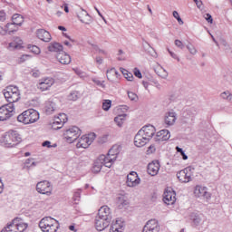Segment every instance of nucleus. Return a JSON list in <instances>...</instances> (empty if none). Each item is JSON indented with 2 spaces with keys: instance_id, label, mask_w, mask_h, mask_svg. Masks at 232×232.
<instances>
[{
  "instance_id": "obj_1",
  "label": "nucleus",
  "mask_w": 232,
  "mask_h": 232,
  "mask_svg": "<svg viewBox=\"0 0 232 232\" xmlns=\"http://www.w3.org/2000/svg\"><path fill=\"white\" fill-rule=\"evenodd\" d=\"M117 155H119V150H115V148L109 150L107 155H100L94 162L92 168L93 173H99L102 169L103 166H105V168H111V166H113V162L117 160Z\"/></svg>"
},
{
  "instance_id": "obj_2",
  "label": "nucleus",
  "mask_w": 232,
  "mask_h": 232,
  "mask_svg": "<svg viewBox=\"0 0 232 232\" xmlns=\"http://www.w3.org/2000/svg\"><path fill=\"white\" fill-rule=\"evenodd\" d=\"M0 142L5 148H14L21 142V136L15 130H10L5 132V135L1 138Z\"/></svg>"
},
{
  "instance_id": "obj_3",
  "label": "nucleus",
  "mask_w": 232,
  "mask_h": 232,
  "mask_svg": "<svg viewBox=\"0 0 232 232\" xmlns=\"http://www.w3.org/2000/svg\"><path fill=\"white\" fill-rule=\"evenodd\" d=\"M17 121L23 124H34L39 121V112L34 109H28L18 115Z\"/></svg>"
},
{
  "instance_id": "obj_4",
  "label": "nucleus",
  "mask_w": 232,
  "mask_h": 232,
  "mask_svg": "<svg viewBox=\"0 0 232 232\" xmlns=\"http://www.w3.org/2000/svg\"><path fill=\"white\" fill-rule=\"evenodd\" d=\"M39 227L43 232H57L59 221L50 217L44 218L39 222Z\"/></svg>"
},
{
  "instance_id": "obj_5",
  "label": "nucleus",
  "mask_w": 232,
  "mask_h": 232,
  "mask_svg": "<svg viewBox=\"0 0 232 232\" xmlns=\"http://www.w3.org/2000/svg\"><path fill=\"white\" fill-rule=\"evenodd\" d=\"M4 96L9 104H14V102H17L21 99V92L17 86L11 85L6 88Z\"/></svg>"
},
{
  "instance_id": "obj_6",
  "label": "nucleus",
  "mask_w": 232,
  "mask_h": 232,
  "mask_svg": "<svg viewBox=\"0 0 232 232\" xmlns=\"http://www.w3.org/2000/svg\"><path fill=\"white\" fill-rule=\"evenodd\" d=\"M81 133H82V131L81 130V129H79V127L72 126L63 132V137L65 140L69 142V144H72L75 142L77 139H79Z\"/></svg>"
},
{
  "instance_id": "obj_7",
  "label": "nucleus",
  "mask_w": 232,
  "mask_h": 232,
  "mask_svg": "<svg viewBox=\"0 0 232 232\" xmlns=\"http://www.w3.org/2000/svg\"><path fill=\"white\" fill-rule=\"evenodd\" d=\"M14 110H15V108L13 103L0 107V121H8V119L14 115Z\"/></svg>"
},
{
  "instance_id": "obj_8",
  "label": "nucleus",
  "mask_w": 232,
  "mask_h": 232,
  "mask_svg": "<svg viewBox=\"0 0 232 232\" xmlns=\"http://www.w3.org/2000/svg\"><path fill=\"white\" fill-rule=\"evenodd\" d=\"M96 137L97 135H95V133L82 136L76 144V148H89L92 142L95 140Z\"/></svg>"
},
{
  "instance_id": "obj_9",
  "label": "nucleus",
  "mask_w": 232,
  "mask_h": 232,
  "mask_svg": "<svg viewBox=\"0 0 232 232\" xmlns=\"http://www.w3.org/2000/svg\"><path fill=\"white\" fill-rule=\"evenodd\" d=\"M189 218L194 227H198V226H204V223L207 220L206 216H204V214L200 212L190 213Z\"/></svg>"
},
{
  "instance_id": "obj_10",
  "label": "nucleus",
  "mask_w": 232,
  "mask_h": 232,
  "mask_svg": "<svg viewBox=\"0 0 232 232\" xmlns=\"http://www.w3.org/2000/svg\"><path fill=\"white\" fill-rule=\"evenodd\" d=\"M36 191L37 193L50 197L52 195V184L47 180L40 181L36 184Z\"/></svg>"
},
{
  "instance_id": "obj_11",
  "label": "nucleus",
  "mask_w": 232,
  "mask_h": 232,
  "mask_svg": "<svg viewBox=\"0 0 232 232\" xmlns=\"http://www.w3.org/2000/svg\"><path fill=\"white\" fill-rule=\"evenodd\" d=\"M191 177H193V172L191 171L190 167H188L177 173V178L179 182H183L185 184L191 182Z\"/></svg>"
},
{
  "instance_id": "obj_12",
  "label": "nucleus",
  "mask_w": 232,
  "mask_h": 232,
  "mask_svg": "<svg viewBox=\"0 0 232 232\" xmlns=\"http://www.w3.org/2000/svg\"><path fill=\"white\" fill-rule=\"evenodd\" d=\"M68 122V116L64 113H60L57 117H54V121L52 123L53 130H61L64 124Z\"/></svg>"
},
{
  "instance_id": "obj_13",
  "label": "nucleus",
  "mask_w": 232,
  "mask_h": 232,
  "mask_svg": "<svg viewBox=\"0 0 232 232\" xmlns=\"http://www.w3.org/2000/svg\"><path fill=\"white\" fill-rule=\"evenodd\" d=\"M98 217H100V218H102L103 220H106L111 224L113 218V216L111 215V209L106 205L101 207V208L98 210Z\"/></svg>"
},
{
  "instance_id": "obj_14",
  "label": "nucleus",
  "mask_w": 232,
  "mask_h": 232,
  "mask_svg": "<svg viewBox=\"0 0 232 232\" xmlns=\"http://www.w3.org/2000/svg\"><path fill=\"white\" fill-rule=\"evenodd\" d=\"M194 195L198 197V198H206L209 200L211 198V193L208 191V188L198 185L194 188Z\"/></svg>"
},
{
  "instance_id": "obj_15",
  "label": "nucleus",
  "mask_w": 232,
  "mask_h": 232,
  "mask_svg": "<svg viewBox=\"0 0 232 232\" xmlns=\"http://www.w3.org/2000/svg\"><path fill=\"white\" fill-rule=\"evenodd\" d=\"M148 142H150V139L147 138L142 131L139 130L134 137V145L137 146V148H142L146 146Z\"/></svg>"
},
{
  "instance_id": "obj_16",
  "label": "nucleus",
  "mask_w": 232,
  "mask_h": 232,
  "mask_svg": "<svg viewBox=\"0 0 232 232\" xmlns=\"http://www.w3.org/2000/svg\"><path fill=\"white\" fill-rule=\"evenodd\" d=\"M55 84V80L53 78H44L37 84L38 90L41 92H46Z\"/></svg>"
},
{
  "instance_id": "obj_17",
  "label": "nucleus",
  "mask_w": 232,
  "mask_h": 232,
  "mask_svg": "<svg viewBox=\"0 0 232 232\" xmlns=\"http://www.w3.org/2000/svg\"><path fill=\"white\" fill-rule=\"evenodd\" d=\"M177 194L173 190H166L163 193V202L168 206H173L177 202Z\"/></svg>"
},
{
  "instance_id": "obj_18",
  "label": "nucleus",
  "mask_w": 232,
  "mask_h": 232,
  "mask_svg": "<svg viewBox=\"0 0 232 232\" xmlns=\"http://www.w3.org/2000/svg\"><path fill=\"white\" fill-rule=\"evenodd\" d=\"M197 113L198 111L195 107L188 108L183 114V122L184 124H188V120L190 119L191 122H195V117H197Z\"/></svg>"
},
{
  "instance_id": "obj_19",
  "label": "nucleus",
  "mask_w": 232,
  "mask_h": 232,
  "mask_svg": "<svg viewBox=\"0 0 232 232\" xmlns=\"http://www.w3.org/2000/svg\"><path fill=\"white\" fill-rule=\"evenodd\" d=\"M139 184H140V179L137 175V172L132 171L127 175V186L129 188H135V186H139Z\"/></svg>"
},
{
  "instance_id": "obj_20",
  "label": "nucleus",
  "mask_w": 232,
  "mask_h": 232,
  "mask_svg": "<svg viewBox=\"0 0 232 232\" xmlns=\"http://www.w3.org/2000/svg\"><path fill=\"white\" fill-rule=\"evenodd\" d=\"M160 169V163L159 162V160H154V161L149 163L148 168H147V171H148L149 175H150L151 177H155V176L159 175Z\"/></svg>"
},
{
  "instance_id": "obj_21",
  "label": "nucleus",
  "mask_w": 232,
  "mask_h": 232,
  "mask_svg": "<svg viewBox=\"0 0 232 232\" xmlns=\"http://www.w3.org/2000/svg\"><path fill=\"white\" fill-rule=\"evenodd\" d=\"M164 122L167 127L173 126L177 122V112L168 111L165 113Z\"/></svg>"
},
{
  "instance_id": "obj_22",
  "label": "nucleus",
  "mask_w": 232,
  "mask_h": 232,
  "mask_svg": "<svg viewBox=\"0 0 232 232\" xmlns=\"http://www.w3.org/2000/svg\"><path fill=\"white\" fill-rule=\"evenodd\" d=\"M12 21L13 23L6 24L5 28L8 29L11 26H22L23 23H24V18L23 17V15L15 14L13 15Z\"/></svg>"
},
{
  "instance_id": "obj_23",
  "label": "nucleus",
  "mask_w": 232,
  "mask_h": 232,
  "mask_svg": "<svg viewBox=\"0 0 232 232\" xmlns=\"http://www.w3.org/2000/svg\"><path fill=\"white\" fill-rule=\"evenodd\" d=\"M171 134L168 130H161L157 132L155 139L156 142H164V140H169Z\"/></svg>"
},
{
  "instance_id": "obj_24",
  "label": "nucleus",
  "mask_w": 232,
  "mask_h": 232,
  "mask_svg": "<svg viewBox=\"0 0 232 232\" xmlns=\"http://www.w3.org/2000/svg\"><path fill=\"white\" fill-rule=\"evenodd\" d=\"M129 205L130 201H128V197H126V195L119 194L116 198V206L118 209H124V208Z\"/></svg>"
},
{
  "instance_id": "obj_25",
  "label": "nucleus",
  "mask_w": 232,
  "mask_h": 232,
  "mask_svg": "<svg viewBox=\"0 0 232 232\" xmlns=\"http://www.w3.org/2000/svg\"><path fill=\"white\" fill-rule=\"evenodd\" d=\"M140 131H142L143 135L149 139V140H151L153 139V135H155V127L153 125H147L142 127Z\"/></svg>"
},
{
  "instance_id": "obj_26",
  "label": "nucleus",
  "mask_w": 232,
  "mask_h": 232,
  "mask_svg": "<svg viewBox=\"0 0 232 232\" xmlns=\"http://www.w3.org/2000/svg\"><path fill=\"white\" fill-rule=\"evenodd\" d=\"M110 224L111 223L109 221H106L105 219L100 218L99 216L96 217L95 227L97 231H104V229H106V227H108Z\"/></svg>"
},
{
  "instance_id": "obj_27",
  "label": "nucleus",
  "mask_w": 232,
  "mask_h": 232,
  "mask_svg": "<svg viewBox=\"0 0 232 232\" xmlns=\"http://www.w3.org/2000/svg\"><path fill=\"white\" fill-rule=\"evenodd\" d=\"M36 35L38 39H41V41H44V43H50L52 41V34L44 29H39L36 32Z\"/></svg>"
},
{
  "instance_id": "obj_28",
  "label": "nucleus",
  "mask_w": 232,
  "mask_h": 232,
  "mask_svg": "<svg viewBox=\"0 0 232 232\" xmlns=\"http://www.w3.org/2000/svg\"><path fill=\"white\" fill-rule=\"evenodd\" d=\"M56 59L59 61V63H61V64H70V63H72V57L64 51L58 53L56 54Z\"/></svg>"
},
{
  "instance_id": "obj_29",
  "label": "nucleus",
  "mask_w": 232,
  "mask_h": 232,
  "mask_svg": "<svg viewBox=\"0 0 232 232\" xmlns=\"http://www.w3.org/2000/svg\"><path fill=\"white\" fill-rule=\"evenodd\" d=\"M14 225L16 226L17 232H24L28 228V224L23 222L21 218H14Z\"/></svg>"
},
{
  "instance_id": "obj_30",
  "label": "nucleus",
  "mask_w": 232,
  "mask_h": 232,
  "mask_svg": "<svg viewBox=\"0 0 232 232\" xmlns=\"http://www.w3.org/2000/svg\"><path fill=\"white\" fill-rule=\"evenodd\" d=\"M143 227L154 232L160 231V226H159L157 219L149 220Z\"/></svg>"
},
{
  "instance_id": "obj_31",
  "label": "nucleus",
  "mask_w": 232,
  "mask_h": 232,
  "mask_svg": "<svg viewBox=\"0 0 232 232\" xmlns=\"http://www.w3.org/2000/svg\"><path fill=\"white\" fill-rule=\"evenodd\" d=\"M78 19L81 23H84V24H90L92 23V16L86 12V10H82V12L78 14Z\"/></svg>"
},
{
  "instance_id": "obj_32",
  "label": "nucleus",
  "mask_w": 232,
  "mask_h": 232,
  "mask_svg": "<svg viewBox=\"0 0 232 232\" xmlns=\"http://www.w3.org/2000/svg\"><path fill=\"white\" fill-rule=\"evenodd\" d=\"M48 50L49 52H55L56 53H61V52H63V44L57 42H53L49 44Z\"/></svg>"
},
{
  "instance_id": "obj_33",
  "label": "nucleus",
  "mask_w": 232,
  "mask_h": 232,
  "mask_svg": "<svg viewBox=\"0 0 232 232\" xmlns=\"http://www.w3.org/2000/svg\"><path fill=\"white\" fill-rule=\"evenodd\" d=\"M142 46L144 48V51L151 55V57H157V52H155V49H153L152 46L148 44V42H145Z\"/></svg>"
},
{
  "instance_id": "obj_34",
  "label": "nucleus",
  "mask_w": 232,
  "mask_h": 232,
  "mask_svg": "<svg viewBox=\"0 0 232 232\" xmlns=\"http://www.w3.org/2000/svg\"><path fill=\"white\" fill-rule=\"evenodd\" d=\"M125 121H126V114H120L114 118V122H116L119 128H121Z\"/></svg>"
},
{
  "instance_id": "obj_35",
  "label": "nucleus",
  "mask_w": 232,
  "mask_h": 232,
  "mask_svg": "<svg viewBox=\"0 0 232 232\" xmlns=\"http://www.w3.org/2000/svg\"><path fill=\"white\" fill-rule=\"evenodd\" d=\"M55 103L49 102L45 107V111L47 115H52L53 111H55Z\"/></svg>"
},
{
  "instance_id": "obj_36",
  "label": "nucleus",
  "mask_w": 232,
  "mask_h": 232,
  "mask_svg": "<svg viewBox=\"0 0 232 232\" xmlns=\"http://www.w3.org/2000/svg\"><path fill=\"white\" fill-rule=\"evenodd\" d=\"M110 232H122V227L116 221L111 226Z\"/></svg>"
},
{
  "instance_id": "obj_37",
  "label": "nucleus",
  "mask_w": 232,
  "mask_h": 232,
  "mask_svg": "<svg viewBox=\"0 0 232 232\" xmlns=\"http://www.w3.org/2000/svg\"><path fill=\"white\" fill-rule=\"evenodd\" d=\"M121 72L124 75L125 79H127V81H133V73L129 72L128 70L124 68H121Z\"/></svg>"
},
{
  "instance_id": "obj_38",
  "label": "nucleus",
  "mask_w": 232,
  "mask_h": 232,
  "mask_svg": "<svg viewBox=\"0 0 232 232\" xmlns=\"http://www.w3.org/2000/svg\"><path fill=\"white\" fill-rule=\"evenodd\" d=\"M27 48L28 50H30V52L35 53V55H39V53H41V49L36 45L28 44Z\"/></svg>"
},
{
  "instance_id": "obj_39",
  "label": "nucleus",
  "mask_w": 232,
  "mask_h": 232,
  "mask_svg": "<svg viewBox=\"0 0 232 232\" xmlns=\"http://www.w3.org/2000/svg\"><path fill=\"white\" fill-rule=\"evenodd\" d=\"M156 73L157 75H159V77H161V79H168V72L163 68H160L158 71H156Z\"/></svg>"
},
{
  "instance_id": "obj_40",
  "label": "nucleus",
  "mask_w": 232,
  "mask_h": 232,
  "mask_svg": "<svg viewBox=\"0 0 232 232\" xmlns=\"http://www.w3.org/2000/svg\"><path fill=\"white\" fill-rule=\"evenodd\" d=\"M69 101H77L79 99V92L77 91H72L69 95H68Z\"/></svg>"
},
{
  "instance_id": "obj_41",
  "label": "nucleus",
  "mask_w": 232,
  "mask_h": 232,
  "mask_svg": "<svg viewBox=\"0 0 232 232\" xmlns=\"http://www.w3.org/2000/svg\"><path fill=\"white\" fill-rule=\"evenodd\" d=\"M115 73H116V69L115 68H111L110 70L107 71V79L108 81H111L112 77H115Z\"/></svg>"
},
{
  "instance_id": "obj_42",
  "label": "nucleus",
  "mask_w": 232,
  "mask_h": 232,
  "mask_svg": "<svg viewBox=\"0 0 232 232\" xmlns=\"http://www.w3.org/2000/svg\"><path fill=\"white\" fill-rule=\"evenodd\" d=\"M111 108V101L110 100H105L102 103V109L104 111H108Z\"/></svg>"
},
{
  "instance_id": "obj_43",
  "label": "nucleus",
  "mask_w": 232,
  "mask_h": 232,
  "mask_svg": "<svg viewBox=\"0 0 232 232\" xmlns=\"http://www.w3.org/2000/svg\"><path fill=\"white\" fill-rule=\"evenodd\" d=\"M92 47L93 48V50H95V52H98V53H102V55H108V53L99 48V45L92 44Z\"/></svg>"
},
{
  "instance_id": "obj_44",
  "label": "nucleus",
  "mask_w": 232,
  "mask_h": 232,
  "mask_svg": "<svg viewBox=\"0 0 232 232\" xmlns=\"http://www.w3.org/2000/svg\"><path fill=\"white\" fill-rule=\"evenodd\" d=\"M4 229H9L11 231H17V225L14 224V219Z\"/></svg>"
},
{
  "instance_id": "obj_45",
  "label": "nucleus",
  "mask_w": 232,
  "mask_h": 232,
  "mask_svg": "<svg viewBox=\"0 0 232 232\" xmlns=\"http://www.w3.org/2000/svg\"><path fill=\"white\" fill-rule=\"evenodd\" d=\"M187 50H188L189 53H191V55H197V48H195V46H193V44H188L187 45Z\"/></svg>"
},
{
  "instance_id": "obj_46",
  "label": "nucleus",
  "mask_w": 232,
  "mask_h": 232,
  "mask_svg": "<svg viewBox=\"0 0 232 232\" xmlns=\"http://www.w3.org/2000/svg\"><path fill=\"white\" fill-rule=\"evenodd\" d=\"M172 15L175 19H177V21L179 24H184V21H182V18H180L179 12L173 11Z\"/></svg>"
},
{
  "instance_id": "obj_47",
  "label": "nucleus",
  "mask_w": 232,
  "mask_h": 232,
  "mask_svg": "<svg viewBox=\"0 0 232 232\" xmlns=\"http://www.w3.org/2000/svg\"><path fill=\"white\" fill-rule=\"evenodd\" d=\"M92 82L94 84H97V86H101V88H106V85L104 84V81L101 82L100 80L92 78Z\"/></svg>"
},
{
  "instance_id": "obj_48",
  "label": "nucleus",
  "mask_w": 232,
  "mask_h": 232,
  "mask_svg": "<svg viewBox=\"0 0 232 232\" xmlns=\"http://www.w3.org/2000/svg\"><path fill=\"white\" fill-rule=\"evenodd\" d=\"M74 72H75L76 75H78L82 79H84V77H86V72L81 71L80 69H74Z\"/></svg>"
},
{
  "instance_id": "obj_49",
  "label": "nucleus",
  "mask_w": 232,
  "mask_h": 232,
  "mask_svg": "<svg viewBox=\"0 0 232 232\" xmlns=\"http://www.w3.org/2000/svg\"><path fill=\"white\" fill-rule=\"evenodd\" d=\"M134 75L135 77H138V79H142V72H140L139 68H134Z\"/></svg>"
},
{
  "instance_id": "obj_50",
  "label": "nucleus",
  "mask_w": 232,
  "mask_h": 232,
  "mask_svg": "<svg viewBox=\"0 0 232 232\" xmlns=\"http://www.w3.org/2000/svg\"><path fill=\"white\" fill-rule=\"evenodd\" d=\"M17 48L21 47L16 43L13 42L9 44V50H17Z\"/></svg>"
},
{
  "instance_id": "obj_51",
  "label": "nucleus",
  "mask_w": 232,
  "mask_h": 232,
  "mask_svg": "<svg viewBox=\"0 0 232 232\" xmlns=\"http://www.w3.org/2000/svg\"><path fill=\"white\" fill-rule=\"evenodd\" d=\"M175 44L178 48H180V50H184V44H182V41L175 40Z\"/></svg>"
},
{
  "instance_id": "obj_52",
  "label": "nucleus",
  "mask_w": 232,
  "mask_h": 232,
  "mask_svg": "<svg viewBox=\"0 0 232 232\" xmlns=\"http://www.w3.org/2000/svg\"><path fill=\"white\" fill-rule=\"evenodd\" d=\"M168 52H169L170 57H172V59H176V60H178V62L180 61V58H179V56L175 53L171 52L169 49H168Z\"/></svg>"
},
{
  "instance_id": "obj_53",
  "label": "nucleus",
  "mask_w": 232,
  "mask_h": 232,
  "mask_svg": "<svg viewBox=\"0 0 232 232\" xmlns=\"http://www.w3.org/2000/svg\"><path fill=\"white\" fill-rule=\"evenodd\" d=\"M0 21L2 23L6 21V13L5 11H0Z\"/></svg>"
},
{
  "instance_id": "obj_54",
  "label": "nucleus",
  "mask_w": 232,
  "mask_h": 232,
  "mask_svg": "<svg viewBox=\"0 0 232 232\" xmlns=\"http://www.w3.org/2000/svg\"><path fill=\"white\" fill-rule=\"evenodd\" d=\"M205 19L208 21V23H210V24H213V16H211L209 14H205Z\"/></svg>"
},
{
  "instance_id": "obj_55",
  "label": "nucleus",
  "mask_w": 232,
  "mask_h": 232,
  "mask_svg": "<svg viewBox=\"0 0 232 232\" xmlns=\"http://www.w3.org/2000/svg\"><path fill=\"white\" fill-rule=\"evenodd\" d=\"M128 97L130 101H135V99H137V94L134 92H128Z\"/></svg>"
},
{
  "instance_id": "obj_56",
  "label": "nucleus",
  "mask_w": 232,
  "mask_h": 232,
  "mask_svg": "<svg viewBox=\"0 0 232 232\" xmlns=\"http://www.w3.org/2000/svg\"><path fill=\"white\" fill-rule=\"evenodd\" d=\"M229 94H230V92H222L221 93V98L222 99H225V101H227V99H228V97H229Z\"/></svg>"
},
{
  "instance_id": "obj_57",
  "label": "nucleus",
  "mask_w": 232,
  "mask_h": 232,
  "mask_svg": "<svg viewBox=\"0 0 232 232\" xmlns=\"http://www.w3.org/2000/svg\"><path fill=\"white\" fill-rule=\"evenodd\" d=\"M8 34V28L4 29L3 26H0V35H6Z\"/></svg>"
},
{
  "instance_id": "obj_58",
  "label": "nucleus",
  "mask_w": 232,
  "mask_h": 232,
  "mask_svg": "<svg viewBox=\"0 0 232 232\" xmlns=\"http://www.w3.org/2000/svg\"><path fill=\"white\" fill-rule=\"evenodd\" d=\"M155 145H150L147 150V153H155Z\"/></svg>"
},
{
  "instance_id": "obj_59",
  "label": "nucleus",
  "mask_w": 232,
  "mask_h": 232,
  "mask_svg": "<svg viewBox=\"0 0 232 232\" xmlns=\"http://www.w3.org/2000/svg\"><path fill=\"white\" fill-rule=\"evenodd\" d=\"M42 146H44V148H52V142L45 140L42 143Z\"/></svg>"
},
{
  "instance_id": "obj_60",
  "label": "nucleus",
  "mask_w": 232,
  "mask_h": 232,
  "mask_svg": "<svg viewBox=\"0 0 232 232\" xmlns=\"http://www.w3.org/2000/svg\"><path fill=\"white\" fill-rule=\"evenodd\" d=\"M14 43L19 44V46L21 47V45L23 44V40H21V38L19 37H14Z\"/></svg>"
},
{
  "instance_id": "obj_61",
  "label": "nucleus",
  "mask_w": 232,
  "mask_h": 232,
  "mask_svg": "<svg viewBox=\"0 0 232 232\" xmlns=\"http://www.w3.org/2000/svg\"><path fill=\"white\" fill-rule=\"evenodd\" d=\"M194 3H196L198 8H202V0H196Z\"/></svg>"
},
{
  "instance_id": "obj_62",
  "label": "nucleus",
  "mask_w": 232,
  "mask_h": 232,
  "mask_svg": "<svg viewBox=\"0 0 232 232\" xmlns=\"http://www.w3.org/2000/svg\"><path fill=\"white\" fill-rule=\"evenodd\" d=\"M96 63H97L98 64H102V57L97 56V57H96Z\"/></svg>"
},
{
  "instance_id": "obj_63",
  "label": "nucleus",
  "mask_w": 232,
  "mask_h": 232,
  "mask_svg": "<svg viewBox=\"0 0 232 232\" xmlns=\"http://www.w3.org/2000/svg\"><path fill=\"white\" fill-rule=\"evenodd\" d=\"M28 57H30V55H28V54H24V55L21 56L20 59H21L22 63H24V61H25V60L28 59Z\"/></svg>"
},
{
  "instance_id": "obj_64",
  "label": "nucleus",
  "mask_w": 232,
  "mask_h": 232,
  "mask_svg": "<svg viewBox=\"0 0 232 232\" xmlns=\"http://www.w3.org/2000/svg\"><path fill=\"white\" fill-rule=\"evenodd\" d=\"M228 102H232V94H228V98L227 99Z\"/></svg>"
}]
</instances>
